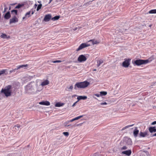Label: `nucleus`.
Returning a JSON list of instances; mask_svg holds the SVG:
<instances>
[{"instance_id": "nucleus-1", "label": "nucleus", "mask_w": 156, "mask_h": 156, "mask_svg": "<svg viewBox=\"0 0 156 156\" xmlns=\"http://www.w3.org/2000/svg\"><path fill=\"white\" fill-rule=\"evenodd\" d=\"M37 86V83L34 82H31L25 87L26 93H32L34 92L33 90L35 89Z\"/></svg>"}, {"instance_id": "nucleus-2", "label": "nucleus", "mask_w": 156, "mask_h": 156, "mask_svg": "<svg viewBox=\"0 0 156 156\" xmlns=\"http://www.w3.org/2000/svg\"><path fill=\"white\" fill-rule=\"evenodd\" d=\"M12 88V86L9 85L6 86L4 88L2 89L1 92L3 93L6 97H8L11 95Z\"/></svg>"}, {"instance_id": "nucleus-3", "label": "nucleus", "mask_w": 156, "mask_h": 156, "mask_svg": "<svg viewBox=\"0 0 156 156\" xmlns=\"http://www.w3.org/2000/svg\"><path fill=\"white\" fill-rule=\"evenodd\" d=\"M89 84L90 83L86 81L76 83L74 85V89L76 90L78 88H84L87 87Z\"/></svg>"}, {"instance_id": "nucleus-4", "label": "nucleus", "mask_w": 156, "mask_h": 156, "mask_svg": "<svg viewBox=\"0 0 156 156\" xmlns=\"http://www.w3.org/2000/svg\"><path fill=\"white\" fill-rule=\"evenodd\" d=\"M149 62V60L138 59L134 61V64L136 65L139 66L142 64H146Z\"/></svg>"}, {"instance_id": "nucleus-5", "label": "nucleus", "mask_w": 156, "mask_h": 156, "mask_svg": "<svg viewBox=\"0 0 156 156\" xmlns=\"http://www.w3.org/2000/svg\"><path fill=\"white\" fill-rule=\"evenodd\" d=\"M90 46V44L88 43H82L79 46L78 48L76 49V51H78L85 48Z\"/></svg>"}, {"instance_id": "nucleus-6", "label": "nucleus", "mask_w": 156, "mask_h": 156, "mask_svg": "<svg viewBox=\"0 0 156 156\" xmlns=\"http://www.w3.org/2000/svg\"><path fill=\"white\" fill-rule=\"evenodd\" d=\"M87 58L86 57L83 55H80L78 58V61L79 62H82L86 61Z\"/></svg>"}, {"instance_id": "nucleus-7", "label": "nucleus", "mask_w": 156, "mask_h": 156, "mask_svg": "<svg viewBox=\"0 0 156 156\" xmlns=\"http://www.w3.org/2000/svg\"><path fill=\"white\" fill-rule=\"evenodd\" d=\"M130 59H126L122 63V66L125 67H127L130 64Z\"/></svg>"}, {"instance_id": "nucleus-8", "label": "nucleus", "mask_w": 156, "mask_h": 156, "mask_svg": "<svg viewBox=\"0 0 156 156\" xmlns=\"http://www.w3.org/2000/svg\"><path fill=\"white\" fill-rule=\"evenodd\" d=\"M18 19L16 17V16H14L13 18L10 20L9 23L10 24H11L12 23L18 22Z\"/></svg>"}, {"instance_id": "nucleus-9", "label": "nucleus", "mask_w": 156, "mask_h": 156, "mask_svg": "<svg viewBox=\"0 0 156 156\" xmlns=\"http://www.w3.org/2000/svg\"><path fill=\"white\" fill-rule=\"evenodd\" d=\"M51 16L50 14H48L45 16L44 20L45 22L49 21L51 19Z\"/></svg>"}, {"instance_id": "nucleus-10", "label": "nucleus", "mask_w": 156, "mask_h": 156, "mask_svg": "<svg viewBox=\"0 0 156 156\" xmlns=\"http://www.w3.org/2000/svg\"><path fill=\"white\" fill-rule=\"evenodd\" d=\"M39 104L41 105L49 106L50 105V103L48 101H43L39 102Z\"/></svg>"}, {"instance_id": "nucleus-11", "label": "nucleus", "mask_w": 156, "mask_h": 156, "mask_svg": "<svg viewBox=\"0 0 156 156\" xmlns=\"http://www.w3.org/2000/svg\"><path fill=\"white\" fill-rule=\"evenodd\" d=\"M28 64L18 66H17L16 69H20L21 68H23L24 69H26L27 68V67H28Z\"/></svg>"}, {"instance_id": "nucleus-12", "label": "nucleus", "mask_w": 156, "mask_h": 156, "mask_svg": "<svg viewBox=\"0 0 156 156\" xmlns=\"http://www.w3.org/2000/svg\"><path fill=\"white\" fill-rule=\"evenodd\" d=\"M131 153L132 151L131 150L124 151L122 152V154H125L128 156H130L131 155Z\"/></svg>"}, {"instance_id": "nucleus-13", "label": "nucleus", "mask_w": 156, "mask_h": 156, "mask_svg": "<svg viewBox=\"0 0 156 156\" xmlns=\"http://www.w3.org/2000/svg\"><path fill=\"white\" fill-rule=\"evenodd\" d=\"M49 83V81L48 80H46L42 82L40 84L43 87L48 85Z\"/></svg>"}, {"instance_id": "nucleus-14", "label": "nucleus", "mask_w": 156, "mask_h": 156, "mask_svg": "<svg viewBox=\"0 0 156 156\" xmlns=\"http://www.w3.org/2000/svg\"><path fill=\"white\" fill-rule=\"evenodd\" d=\"M148 135V134L147 132H140L139 133L140 137H144Z\"/></svg>"}, {"instance_id": "nucleus-15", "label": "nucleus", "mask_w": 156, "mask_h": 156, "mask_svg": "<svg viewBox=\"0 0 156 156\" xmlns=\"http://www.w3.org/2000/svg\"><path fill=\"white\" fill-rule=\"evenodd\" d=\"M139 132V130L137 129L136 127H135L133 132V135L135 137H136L137 136Z\"/></svg>"}, {"instance_id": "nucleus-16", "label": "nucleus", "mask_w": 156, "mask_h": 156, "mask_svg": "<svg viewBox=\"0 0 156 156\" xmlns=\"http://www.w3.org/2000/svg\"><path fill=\"white\" fill-rule=\"evenodd\" d=\"M88 42H91L92 43V45H94L99 44L100 43V41H96L94 39H92L89 41Z\"/></svg>"}, {"instance_id": "nucleus-17", "label": "nucleus", "mask_w": 156, "mask_h": 156, "mask_svg": "<svg viewBox=\"0 0 156 156\" xmlns=\"http://www.w3.org/2000/svg\"><path fill=\"white\" fill-rule=\"evenodd\" d=\"M149 130L151 133L156 132V128L155 126L150 127L148 128Z\"/></svg>"}, {"instance_id": "nucleus-18", "label": "nucleus", "mask_w": 156, "mask_h": 156, "mask_svg": "<svg viewBox=\"0 0 156 156\" xmlns=\"http://www.w3.org/2000/svg\"><path fill=\"white\" fill-rule=\"evenodd\" d=\"M125 140L126 141V143L128 145H131L132 144V141L130 138H125Z\"/></svg>"}, {"instance_id": "nucleus-19", "label": "nucleus", "mask_w": 156, "mask_h": 156, "mask_svg": "<svg viewBox=\"0 0 156 156\" xmlns=\"http://www.w3.org/2000/svg\"><path fill=\"white\" fill-rule=\"evenodd\" d=\"M11 17V15L9 12H7L5 15L4 18L5 19H9Z\"/></svg>"}, {"instance_id": "nucleus-20", "label": "nucleus", "mask_w": 156, "mask_h": 156, "mask_svg": "<svg viewBox=\"0 0 156 156\" xmlns=\"http://www.w3.org/2000/svg\"><path fill=\"white\" fill-rule=\"evenodd\" d=\"M87 98V97L86 96H80L77 98L78 101L81 100H85Z\"/></svg>"}, {"instance_id": "nucleus-21", "label": "nucleus", "mask_w": 156, "mask_h": 156, "mask_svg": "<svg viewBox=\"0 0 156 156\" xmlns=\"http://www.w3.org/2000/svg\"><path fill=\"white\" fill-rule=\"evenodd\" d=\"M36 88L37 90L38 91H41L43 89L42 86L41 84L39 85L38 86L37 85Z\"/></svg>"}, {"instance_id": "nucleus-22", "label": "nucleus", "mask_w": 156, "mask_h": 156, "mask_svg": "<svg viewBox=\"0 0 156 156\" xmlns=\"http://www.w3.org/2000/svg\"><path fill=\"white\" fill-rule=\"evenodd\" d=\"M69 122V121H67V122H65L64 124V126L65 127L70 126L71 127H73L74 126H72L71 124L68 125Z\"/></svg>"}, {"instance_id": "nucleus-23", "label": "nucleus", "mask_w": 156, "mask_h": 156, "mask_svg": "<svg viewBox=\"0 0 156 156\" xmlns=\"http://www.w3.org/2000/svg\"><path fill=\"white\" fill-rule=\"evenodd\" d=\"M64 105V104L63 103L58 102L55 104V106L56 107H60L63 106Z\"/></svg>"}, {"instance_id": "nucleus-24", "label": "nucleus", "mask_w": 156, "mask_h": 156, "mask_svg": "<svg viewBox=\"0 0 156 156\" xmlns=\"http://www.w3.org/2000/svg\"><path fill=\"white\" fill-rule=\"evenodd\" d=\"M0 37L4 39L8 38L9 37V36L7 37V35L4 34H2L0 36Z\"/></svg>"}, {"instance_id": "nucleus-25", "label": "nucleus", "mask_w": 156, "mask_h": 156, "mask_svg": "<svg viewBox=\"0 0 156 156\" xmlns=\"http://www.w3.org/2000/svg\"><path fill=\"white\" fill-rule=\"evenodd\" d=\"M103 62V61L102 60H98L97 61V66L99 67L100 65Z\"/></svg>"}, {"instance_id": "nucleus-26", "label": "nucleus", "mask_w": 156, "mask_h": 156, "mask_svg": "<svg viewBox=\"0 0 156 156\" xmlns=\"http://www.w3.org/2000/svg\"><path fill=\"white\" fill-rule=\"evenodd\" d=\"M149 14H155L156 13V9L151 10L148 12Z\"/></svg>"}, {"instance_id": "nucleus-27", "label": "nucleus", "mask_w": 156, "mask_h": 156, "mask_svg": "<svg viewBox=\"0 0 156 156\" xmlns=\"http://www.w3.org/2000/svg\"><path fill=\"white\" fill-rule=\"evenodd\" d=\"M60 18V16H54V17L51 18V20L53 21H55L58 19Z\"/></svg>"}, {"instance_id": "nucleus-28", "label": "nucleus", "mask_w": 156, "mask_h": 156, "mask_svg": "<svg viewBox=\"0 0 156 156\" xmlns=\"http://www.w3.org/2000/svg\"><path fill=\"white\" fill-rule=\"evenodd\" d=\"M133 125H134L133 124H132V125H128V126H126L125 127H123L122 128V130H124V129H126V128H129V127H130L132 126H133Z\"/></svg>"}, {"instance_id": "nucleus-29", "label": "nucleus", "mask_w": 156, "mask_h": 156, "mask_svg": "<svg viewBox=\"0 0 156 156\" xmlns=\"http://www.w3.org/2000/svg\"><path fill=\"white\" fill-rule=\"evenodd\" d=\"M94 96H96L98 97H99L101 96V95H100V94H94L93 96V98H94L95 99H97Z\"/></svg>"}, {"instance_id": "nucleus-30", "label": "nucleus", "mask_w": 156, "mask_h": 156, "mask_svg": "<svg viewBox=\"0 0 156 156\" xmlns=\"http://www.w3.org/2000/svg\"><path fill=\"white\" fill-rule=\"evenodd\" d=\"M101 96H105L107 94V92L106 91H101L100 92Z\"/></svg>"}, {"instance_id": "nucleus-31", "label": "nucleus", "mask_w": 156, "mask_h": 156, "mask_svg": "<svg viewBox=\"0 0 156 156\" xmlns=\"http://www.w3.org/2000/svg\"><path fill=\"white\" fill-rule=\"evenodd\" d=\"M42 5L41 4H39L38 5V6H37V11H38L41 8Z\"/></svg>"}, {"instance_id": "nucleus-32", "label": "nucleus", "mask_w": 156, "mask_h": 156, "mask_svg": "<svg viewBox=\"0 0 156 156\" xmlns=\"http://www.w3.org/2000/svg\"><path fill=\"white\" fill-rule=\"evenodd\" d=\"M30 12L29 11L27 12L25 14V16L27 17H29L30 16Z\"/></svg>"}, {"instance_id": "nucleus-33", "label": "nucleus", "mask_w": 156, "mask_h": 156, "mask_svg": "<svg viewBox=\"0 0 156 156\" xmlns=\"http://www.w3.org/2000/svg\"><path fill=\"white\" fill-rule=\"evenodd\" d=\"M83 116V115H81L78 117H76L74 118L75 120H78Z\"/></svg>"}, {"instance_id": "nucleus-34", "label": "nucleus", "mask_w": 156, "mask_h": 156, "mask_svg": "<svg viewBox=\"0 0 156 156\" xmlns=\"http://www.w3.org/2000/svg\"><path fill=\"white\" fill-rule=\"evenodd\" d=\"M6 69H3L2 70L0 71V76L2 74L5 73L6 71Z\"/></svg>"}, {"instance_id": "nucleus-35", "label": "nucleus", "mask_w": 156, "mask_h": 156, "mask_svg": "<svg viewBox=\"0 0 156 156\" xmlns=\"http://www.w3.org/2000/svg\"><path fill=\"white\" fill-rule=\"evenodd\" d=\"M12 13V14L13 12H14L15 14L16 15L17 13V11L16 10H13L11 11Z\"/></svg>"}, {"instance_id": "nucleus-36", "label": "nucleus", "mask_w": 156, "mask_h": 156, "mask_svg": "<svg viewBox=\"0 0 156 156\" xmlns=\"http://www.w3.org/2000/svg\"><path fill=\"white\" fill-rule=\"evenodd\" d=\"M63 135L66 136H68L69 135V133L68 132H64L63 133Z\"/></svg>"}, {"instance_id": "nucleus-37", "label": "nucleus", "mask_w": 156, "mask_h": 156, "mask_svg": "<svg viewBox=\"0 0 156 156\" xmlns=\"http://www.w3.org/2000/svg\"><path fill=\"white\" fill-rule=\"evenodd\" d=\"M22 6V5L21 4H19L17 5L16 7V9H19Z\"/></svg>"}, {"instance_id": "nucleus-38", "label": "nucleus", "mask_w": 156, "mask_h": 156, "mask_svg": "<svg viewBox=\"0 0 156 156\" xmlns=\"http://www.w3.org/2000/svg\"><path fill=\"white\" fill-rule=\"evenodd\" d=\"M34 9H32L30 11H29L30 12V13H31L32 15L34 14V12L35 11V10H34Z\"/></svg>"}, {"instance_id": "nucleus-39", "label": "nucleus", "mask_w": 156, "mask_h": 156, "mask_svg": "<svg viewBox=\"0 0 156 156\" xmlns=\"http://www.w3.org/2000/svg\"><path fill=\"white\" fill-rule=\"evenodd\" d=\"M62 62V61L61 60H55V61H52V62L54 63H58V62Z\"/></svg>"}, {"instance_id": "nucleus-40", "label": "nucleus", "mask_w": 156, "mask_h": 156, "mask_svg": "<svg viewBox=\"0 0 156 156\" xmlns=\"http://www.w3.org/2000/svg\"><path fill=\"white\" fill-rule=\"evenodd\" d=\"M5 8L3 12V13L5 12L6 11V10L7 9V8L6 7V5H4Z\"/></svg>"}, {"instance_id": "nucleus-41", "label": "nucleus", "mask_w": 156, "mask_h": 156, "mask_svg": "<svg viewBox=\"0 0 156 156\" xmlns=\"http://www.w3.org/2000/svg\"><path fill=\"white\" fill-rule=\"evenodd\" d=\"M127 149V147L126 146H124L121 148V150H126Z\"/></svg>"}, {"instance_id": "nucleus-42", "label": "nucleus", "mask_w": 156, "mask_h": 156, "mask_svg": "<svg viewBox=\"0 0 156 156\" xmlns=\"http://www.w3.org/2000/svg\"><path fill=\"white\" fill-rule=\"evenodd\" d=\"M108 104V103L106 102H103V103H100V105H106Z\"/></svg>"}, {"instance_id": "nucleus-43", "label": "nucleus", "mask_w": 156, "mask_h": 156, "mask_svg": "<svg viewBox=\"0 0 156 156\" xmlns=\"http://www.w3.org/2000/svg\"><path fill=\"white\" fill-rule=\"evenodd\" d=\"M14 127L15 128V129H16V127H17L18 128H19L20 127V125H16Z\"/></svg>"}, {"instance_id": "nucleus-44", "label": "nucleus", "mask_w": 156, "mask_h": 156, "mask_svg": "<svg viewBox=\"0 0 156 156\" xmlns=\"http://www.w3.org/2000/svg\"><path fill=\"white\" fill-rule=\"evenodd\" d=\"M78 101V100L77 101H76V102H75L72 105V107H74L75 105H76V104L78 102V101Z\"/></svg>"}, {"instance_id": "nucleus-45", "label": "nucleus", "mask_w": 156, "mask_h": 156, "mask_svg": "<svg viewBox=\"0 0 156 156\" xmlns=\"http://www.w3.org/2000/svg\"><path fill=\"white\" fill-rule=\"evenodd\" d=\"M17 69V68H16L15 69H13L12 70L10 71V72H15L16 70H17L18 69Z\"/></svg>"}, {"instance_id": "nucleus-46", "label": "nucleus", "mask_w": 156, "mask_h": 156, "mask_svg": "<svg viewBox=\"0 0 156 156\" xmlns=\"http://www.w3.org/2000/svg\"><path fill=\"white\" fill-rule=\"evenodd\" d=\"M70 90H72L73 88V85H71L70 87L68 88Z\"/></svg>"}, {"instance_id": "nucleus-47", "label": "nucleus", "mask_w": 156, "mask_h": 156, "mask_svg": "<svg viewBox=\"0 0 156 156\" xmlns=\"http://www.w3.org/2000/svg\"><path fill=\"white\" fill-rule=\"evenodd\" d=\"M156 124V121H154L153 122L151 123V125H154L155 124Z\"/></svg>"}, {"instance_id": "nucleus-48", "label": "nucleus", "mask_w": 156, "mask_h": 156, "mask_svg": "<svg viewBox=\"0 0 156 156\" xmlns=\"http://www.w3.org/2000/svg\"><path fill=\"white\" fill-rule=\"evenodd\" d=\"M93 156H99L98 153H96L94 154Z\"/></svg>"}, {"instance_id": "nucleus-49", "label": "nucleus", "mask_w": 156, "mask_h": 156, "mask_svg": "<svg viewBox=\"0 0 156 156\" xmlns=\"http://www.w3.org/2000/svg\"><path fill=\"white\" fill-rule=\"evenodd\" d=\"M75 121V119H74V118L71 119V120H70L69 121V122H73V121Z\"/></svg>"}, {"instance_id": "nucleus-50", "label": "nucleus", "mask_w": 156, "mask_h": 156, "mask_svg": "<svg viewBox=\"0 0 156 156\" xmlns=\"http://www.w3.org/2000/svg\"><path fill=\"white\" fill-rule=\"evenodd\" d=\"M145 154L146 155H147V156H150V155L149 154V153L148 152H146L145 153Z\"/></svg>"}, {"instance_id": "nucleus-51", "label": "nucleus", "mask_w": 156, "mask_h": 156, "mask_svg": "<svg viewBox=\"0 0 156 156\" xmlns=\"http://www.w3.org/2000/svg\"><path fill=\"white\" fill-rule=\"evenodd\" d=\"M37 6V4H35L34 6V9H36V7Z\"/></svg>"}, {"instance_id": "nucleus-52", "label": "nucleus", "mask_w": 156, "mask_h": 156, "mask_svg": "<svg viewBox=\"0 0 156 156\" xmlns=\"http://www.w3.org/2000/svg\"><path fill=\"white\" fill-rule=\"evenodd\" d=\"M156 136V133L152 135V136Z\"/></svg>"}, {"instance_id": "nucleus-53", "label": "nucleus", "mask_w": 156, "mask_h": 156, "mask_svg": "<svg viewBox=\"0 0 156 156\" xmlns=\"http://www.w3.org/2000/svg\"><path fill=\"white\" fill-rule=\"evenodd\" d=\"M52 1V0H50V1L48 2V3L49 4Z\"/></svg>"}, {"instance_id": "nucleus-54", "label": "nucleus", "mask_w": 156, "mask_h": 156, "mask_svg": "<svg viewBox=\"0 0 156 156\" xmlns=\"http://www.w3.org/2000/svg\"><path fill=\"white\" fill-rule=\"evenodd\" d=\"M38 2L39 3H40L41 2V1H38Z\"/></svg>"}, {"instance_id": "nucleus-55", "label": "nucleus", "mask_w": 156, "mask_h": 156, "mask_svg": "<svg viewBox=\"0 0 156 156\" xmlns=\"http://www.w3.org/2000/svg\"><path fill=\"white\" fill-rule=\"evenodd\" d=\"M11 9V7L10 6H9V10H10Z\"/></svg>"}, {"instance_id": "nucleus-56", "label": "nucleus", "mask_w": 156, "mask_h": 156, "mask_svg": "<svg viewBox=\"0 0 156 156\" xmlns=\"http://www.w3.org/2000/svg\"><path fill=\"white\" fill-rule=\"evenodd\" d=\"M96 69H94V70H93V71H96Z\"/></svg>"}, {"instance_id": "nucleus-57", "label": "nucleus", "mask_w": 156, "mask_h": 156, "mask_svg": "<svg viewBox=\"0 0 156 156\" xmlns=\"http://www.w3.org/2000/svg\"><path fill=\"white\" fill-rule=\"evenodd\" d=\"M2 9H3V8H2V7H1V9H2Z\"/></svg>"}, {"instance_id": "nucleus-58", "label": "nucleus", "mask_w": 156, "mask_h": 156, "mask_svg": "<svg viewBox=\"0 0 156 156\" xmlns=\"http://www.w3.org/2000/svg\"><path fill=\"white\" fill-rule=\"evenodd\" d=\"M76 29H77V28L75 29L74 30H76Z\"/></svg>"}, {"instance_id": "nucleus-59", "label": "nucleus", "mask_w": 156, "mask_h": 156, "mask_svg": "<svg viewBox=\"0 0 156 156\" xmlns=\"http://www.w3.org/2000/svg\"><path fill=\"white\" fill-rule=\"evenodd\" d=\"M23 19H24V17H23Z\"/></svg>"}]
</instances>
